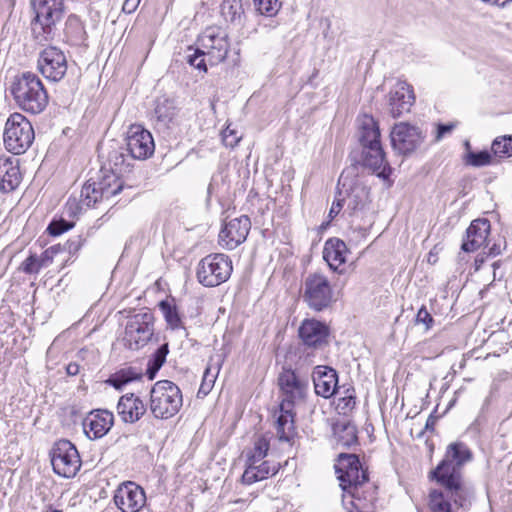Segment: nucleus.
Returning a JSON list of instances; mask_svg holds the SVG:
<instances>
[{"mask_svg": "<svg viewBox=\"0 0 512 512\" xmlns=\"http://www.w3.org/2000/svg\"><path fill=\"white\" fill-rule=\"evenodd\" d=\"M232 273V263L225 254H210L197 266V279L206 287H215L226 282Z\"/></svg>", "mask_w": 512, "mask_h": 512, "instance_id": "7", "label": "nucleus"}, {"mask_svg": "<svg viewBox=\"0 0 512 512\" xmlns=\"http://www.w3.org/2000/svg\"><path fill=\"white\" fill-rule=\"evenodd\" d=\"M117 412L125 423H135L146 412V405L135 394L127 393L118 401Z\"/></svg>", "mask_w": 512, "mask_h": 512, "instance_id": "25", "label": "nucleus"}, {"mask_svg": "<svg viewBox=\"0 0 512 512\" xmlns=\"http://www.w3.org/2000/svg\"><path fill=\"white\" fill-rule=\"evenodd\" d=\"M347 254L348 248L341 239L330 238L325 242L323 258L332 270L339 273L343 272V269H340V267L345 264Z\"/></svg>", "mask_w": 512, "mask_h": 512, "instance_id": "26", "label": "nucleus"}, {"mask_svg": "<svg viewBox=\"0 0 512 512\" xmlns=\"http://www.w3.org/2000/svg\"><path fill=\"white\" fill-rule=\"evenodd\" d=\"M350 156L357 165L383 180H387L392 172L383 149L370 148L367 151H352Z\"/></svg>", "mask_w": 512, "mask_h": 512, "instance_id": "14", "label": "nucleus"}, {"mask_svg": "<svg viewBox=\"0 0 512 512\" xmlns=\"http://www.w3.org/2000/svg\"><path fill=\"white\" fill-rule=\"evenodd\" d=\"M457 126L456 122H449V123H437L435 128H455Z\"/></svg>", "mask_w": 512, "mask_h": 512, "instance_id": "61", "label": "nucleus"}, {"mask_svg": "<svg viewBox=\"0 0 512 512\" xmlns=\"http://www.w3.org/2000/svg\"><path fill=\"white\" fill-rule=\"evenodd\" d=\"M169 352L168 344L161 345L149 359L147 364L146 374L150 380H153L166 361V356Z\"/></svg>", "mask_w": 512, "mask_h": 512, "instance_id": "35", "label": "nucleus"}, {"mask_svg": "<svg viewBox=\"0 0 512 512\" xmlns=\"http://www.w3.org/2000/svg\"><path fill=\"white\" fill-rule=\"evenodd\" d=\"M35 130H4V145L15 154H23L35 139Z\"/></svg>", "mask_w": 512, "mask_h": 512, "instance_id": "27", "label": "nucleus"}, {"mask_svg": "<svg viewBox=\"0 0 512 512\" xmlns=\"http://www.w3.org/2000/svg\"><path fill=\"white\" fill-rule=\"evenodd\" d=\"M283 400L276 412L275 428L280 441L291 442L296 435L293 405L302 400L306 392V382L299 379L294 371L284 370L278 378Z\"/></svg>", "mask_w": 512, "mask_h": 512, "instance_id": "3", "label": "nucleus"}, {"mask_svg": "<svg viewBox=\"0 0 512 512\" xmlns=\"http://www.w3.org/2000/svg\"><path fill=\"white\" fill-rule=\"evenodd\" d=\"M472 452L463 442H454L447 446L443 460L430 472V476L440 486L456 495L462 502L470 494L472 487L464 480L463 466L472 460Z\"/></svg>", "mask_w": 512, "mask_h": 512, "instance_id": "2", "label": "nucleus"}, {"mask_svg": "<svg viewBox=\"0 0 512 512\" xmlns=\"http://www.w3.org/2000/svg\"><path fill=\"white\" fill-rule=\"evenodd\" d=\"M239 8L240 6L235 0H225L221 4V14L226 20L233 22L236 19Z\"/></svg>", "mask_w": 512, "mask_h": 512, "instance_id": "42", "label": "nucleus"}, {"mask_svg": "<svg viewBox=\"0 0 512 512\" xmlns=\"http://www.w3.org/2000/svg\"><path fill=\"white\" fill-rule=\"evenodd\" d=\"M474 491L462 502L457 501L456 495L447 491L446 487L441 486L440 489H433L429 493V510L430 512H454L453 506L466 507L470 504Z\"/></svg>", "mask_w": 512, "mask_h": 512, "instance_id": "19", "label": "nucleus"}, {"mask_svg": "<svg viewBox=\"0 0 512 512\" xmlns=\"http://www.w3.org/2000/svg\"><path fill=\"white\" fill-rule=\"evenodd\" d=\"M499 253H500V249L496 245H493V247H491L489 250V255L496 256Z\"/></svg>", "mask_w": 512, "mask_h": 512, "instance_id": "64", "label": "nucleus"}, {"mask_svg": "<svg viewBox=\"0 0 512 512\" xmlns=\"http://www.w3.org/2000/svg\"><path fill=\"white\" fill-rule=\"evenodd\" d=\"M65 34L74 45H81L87 39V33L82 21L74 14L69 15L66 20Z\"/></svg>", "mask_w": 512, "mask_h": 512, "instance_id": "32", "label": "nucleus"}, {"mask_svg": "<svg viewBox=\"0 0 512 512\" xmlns=\"http://www.w3.org/2000/svg\"><path fill=\"white\" fill-rule=\"evenodd\" d=\"M343 205H344V199H342V198L337 197L333 201L332 206H331V208L329 210V214H328L329 221L326 223V225H328L329 222L331 220H333L340 213V211L343 208Z\"/></svg>", "mask_w": 512, "mask_h": 512, "instance_id": "53", "label": "nucleus"}, {"mask_svg": "<svg viewBox=\"0 0 512 512\" xmlns=\"http://www.w3.org/2000/svg\"><path fill=\"white\" fill-rule=\"evenodd\" d=\"M327 326L315 319H306L299 328V336L303 343L312 348H320L327 343Z\"/></svg>", "mask_w": 512, "mask_h": 512, "instance_id": "22", "label": "nucleus"}, {"mask_svg": "<svg viewBox=\"0 0 512 512\" xmlns=\"http://www.w3.org/2000/svg\"><path fill=\"white\" fill-rule=\"evenodd\" d=\"M38 70L48 80L58 82L67 72V59L62 50L48 46L39 53Z\"/></svg>", "mask_w": 512, "mask_h": 512, "instance_id": "13", "label": "nucleus"}, {"mask_svg": "<svg viewBox=\"0 0 512 512\" xmlns=\"http://www.w3.org/2000/svg\"><path fill=\"white\" fill-rule=\"evenodd\" d=\"M186 55V61L189 65L198 69L202 72H207V55L204 49L201 46H197V48H193L192 46L188 47Z\"/></svg>", "mask_w": 512, "mask_h": 512, "instance_id": "36", "label": "nucleus"}, {"mask_svg": "<svg viewBox=\"0 0 512 512\" xmlns=\"http://www.w3.org/2000/svg\"><path fill=\"white\" fill-rule=\"evenodd\" d=\"M22 181L19 160L0 156V190L4 193L14 191Z\"/></svg>", "mask_w": 512, "mask_h": 512, "instance_id": "24", "label": "nucleus"}, {"mask_svg": "<svg viewBox=\"0 0 512 512\" xmlns=\"http://www.w3.org/2000/svg\"><path fill=\"white\" fill-rule=\"evenodd\" d=\"M215 380L216 373H213L210 367L206 368L198 393L207 395L211 391Z\"/></svg>", "mask_w": 512, "mask_h": 512, "instance_id": "46", "label": "nucleus"}, {"mask_svg": "<svg viewBox=\"0 0 512 512\" xmlns=\"http://www.w3.org/2000/svg\"><path fill=\"white\" fill-rule=\"evenodd\" d=\"M303 301L314 311L320 312L331 306L334 295L326 276L318 273L309 274L303 284Z\"/></svg>", "mask_w": 512, "mask_h": 512, "instance_id": "8", "label": "nucleus"}, {"mask_svg": "<svg viewBox=\"0 0 512 512\" xmlns=\"http://www.w3.org/2000/svg\"><path fill=\"white\" fill-rule=\"evenodd\" d=\"M465 153L463 154V162L465 165L472 167H483L494 163V158L488 150L474 151L469 141H465Z\"/></svg>", "mask_w": 512, "mask_h": 512, "instance_id": "31", "label": "nucleus"}, {"mask_svg": "<svg viewBox=\"0 0 512 512\" xmlns=\"http://www.w3.org/2000/svg\"><path fill=\"white\" fill-rule=\"evenodd\" d=\"M421 132V130H391L393 148L401 154L414 151L423 139Z\"/></svg>", "mask_w": 512, "mask_h": 512, "instance_id": "28", "label": "nucleus"}, {"mask_svg": "<svg viewBox=\"0 0 512 512\" xmlns=\"http://www.w3.org/2000/svg\"><path fill=\"white\" fill-rule=\"evenodd\" d=\"M278 469L279 463L269 460L263 461L260 465H258V481L275 475Z\"/></svg>", "mask_w": 512, "mask_h": 512, "instance_id": "41", "label": "nucleus"}, {"mask_svg": "<svg viewBox=\"0 0 512 512\" xmlns=\"http://www.w3.org/2000/svg\"><path fill=\"white\" fill-rule=\"evenodd\" d=\"M10 91L15 102L24 111L37 114L47 106V92L39 77L32 72H24L15 77Z\"/></svg>", "mask_w": 512, "mask_h": 512, "instance_id": "4", "label": "nucleus"}, {"mask_svg": "<svg viewBox=\"0 0 512 512\" xmlns=\"http://www.w3.org/2000/svg\"><path fill=\"white\" fill-rule=\"evenodd\" d=\"M121 374H123V377L126 378V380L128 381V383L132 382V381H135L137 379H139L141 377V373L136 371L134 368L132 367H128V368H123L119 371Z\"/></svg>", "mask_w": 512, "mask_h": 512, "instance_id": "55", "label": "nucleus"}, {"mask_svg": "<svg viewBox=\"0 0 512 512\" xmlns=\"http://www.w3.org/2000/svg\"><path fill=\"white\" fill-rule=\"evenodd\" d=\"M312 377L317 395L330 398L338 392V375L333 368L317 366Z\"/></svg>", "mask_w": 512, "mask_h": 512, "instance_id": "21", "label": "nucleus"}, {"mask_svg": "<svg viewBox=\"0 0 512 512\" xmlns=\"http://www.w3.org/2000/svg\"><path fill=\"white\" fill-rule=\"evenodd\" d=\"M415 102V95L411 85L405 81H398L388 94V110L396 119L411 110Z\"/></svg>", "mask_w": 512, "mask_h": 512, "instance_id": "17", "label": "nucleus"}, {"mask_svg": "<svg viewBox=\"0 0 512 512\" xmlns=\"http://www.w3.org/2000/svg\"><path fill=\"white\" fill-rule=\"evenodd\" d=\"M183 404L180 388L169 380L156 382L150 391V410L155 418L169 419Z\"/></svg>", "mask_w": 512, "mask_h": 512, "instance_id": "6", "label": "nucleus"}, {"mask_svg": "<svg viewBox=\"0 0 512 512\" xmlns=\"http://www.w3.org/2000/svg\"><path fill=\"white\" fill-rule=\"evenodd\" d=\"M335 472L343 492L351 498V509L347 512H368L376 499L375 488L356 454L341 453L335 464Z\"/></svg>", "mask_w": 512, "mask_h": 512, "instance_id": "1", "label": "nucleus"}, {"mask_svg": "<svg viewBox=\"0 0 512 512\" xmlns=\"http://www.w3.org/2000/svg\"><path fill=\"white\" fill-rule=\"evenodd\" d=\"M250 463L247 469L244 471L242 475V481L246 484H252L256 482V467L253 466L254 460L253 457L249 458Z\"/></svg>", "mask_w": 512, "mask_h": 512, "instance_id": "51", "label": "nucleus"}, {"mask_svg": "<svg viewBox=\"0 0 512 512\" xmlns=\"http://www.w3.org/2000/svg\"><path fill=\"white\" fill-rule=\"evenodd\" d=\"M356 442L357 435L354 427H345L343 434L338 437V443L344 447H350Z\"/></svg>", "mask_w": 512, "mask_h": 512, "instance_id": "47", "label": "nucleus"}, {"mask_svg": "<svg viewBox=\"0 0 512 512\" xmlns=\"http://www.w3.org/2000/svg\"><path fill=\"white\" fill-rule=\"evenodd\" d=\"M281 8L279 0H258V14L274 17Z\"/></svg>", "mask_w": 512, "mask_h": 512, "instance_id": "38", "label": "nucleus"}, {"mask_svg": "<svg viewBox=\"0 0 512 512\" xmlns=\"http://www.w3.org/2000/svg\"><path fill=\"white\" fill-rule=\"evenodd\" d=\"M114 423L113 413L108 410L91 411L83 420V430L88 438L99 439L105 436Z\"/></svg>", "mask_w": 512, "mask_h": 512, "instance_id": "18", "label": "nucleus"}, {"mask_svg": "<svg viewBox=\"0 0 512 512\" xmlns=\"http://www.w3.org/2000/svg\"><path fill=\"white\" fill-rule=\"evenodd\" d=\"M357 139L358 148L353 151H367L370 148L383 149L380 130H360Z\"/></svg>", "mask_w": 512, "mask_h": 512, "instance_id": "33", "label": "nucleus"}, {"mask_svg": "<svg viewBox=\"0 0 512 512\" xmlns=\"http://www.w3.org/2000/svg\"><path fill=\"white\" fill-rule=\"evenodd\" d=\"M416 321L418 323L425 324L426 328H430V326L433 322V318L430 315V313L427 311V309L425 307H422L421 309H419V311L417 313Z\"/></svg>", "mask_w": 512, "mask_h": 512, "instance_id": "54", "label": "nucleus"}, {"mask_svg": "<svg viewBox=\"0 0 512 512\" xmlns=\"http://www.w3.org/2000/svg\"><path fill=\"white\" fill-rule=\"evenodd\" d=\"M391 128H406V129H409V128H416V127L411 125L409 122L404 121V122H400V123H394Z\"/></svg>", "mask_w": 512, "mask_h": 512, "instance_id": "60", "label": "nucleus"}, {"mask_svg": "<svg viewBox=\"0 0 512 512\" xmlns=\"http://www.w3.org/2000/svg\"><path fill=\"white\" fill-rule=\"evenodd\" d=\"M72 227H73L72 223H70L64 219H60V220L52 221L49 224L47 230L51 235L58 236L64 232L68 231Z\"/></svg>", "mask_w": 512, "mask_h": 512, "instance_id": "44", "label": "nucleus"}, {"mask_svg": "<svg viewBox=\"0 0 512 512\" xmlns=\"http://www.w3.org/2000/svg\"><path fill=\"white\" fill-rule=\"evenodd\" d=\"M176 114L177 105L175 99L164 95L156 99L151 119H155V125L168 126Z\"/></svg>", "mask_w": 512, "mask_h": 512, "instance_id": "29", "label": "nucleus"}, {"mask_svg": "<svg viewBox=\"0 0 512 512\" xmlns=\"http://www.w3.org/2000/svg\"><path fill=\"white\" fill-rule=\"evenodd\" d=\"M484 261H485L484 257L481 255H478L475 259V269L479 270L480 267L483 265Z\"/></svg>", "mask_w": 512, "mask_h": 512, "instance_id": "62", "label": "nucleus"}, {"mask_svg": "<svg viewBox=\"0 0 512 512\" xmlns=\"http://www.w3.org/2000/svg\"><path fill=\"white\" fill-rule=\"evenodd\" d=\"M268 450V443L264 439H258V458L266 455Z\"/></svg>", "mask_w": 512, "mask_h": 512, "instance_id": "58", "label": "nucleus"}, {"mask_svg": "<svg viewBox=\"0 0 512 512\" xmlns=\"http://www.w3.org/2000/svg\"><path fill=\"white\" fill-rule=\"evenodd\" d=\"M492 155L493 158H508L512 156V136H503L497 138L492 143Z\"/></svg>", "mask_w": 512, "mask_h": 512, "instance_id": "37", "label": "nucleus"}, {"mask_svg": "<svg viewBox=\"0 0 512 512\" xmlns=\"http://www.w3.org/2000/svg\"><path fill=\"white\" fill-rule=\"evenodd\" d=\"M240 131L241 130H220L219 135L222 143L226 147H235L243 137Z\"/></svg>", "mask_w": 512, "mask_h": 512, "instance_id": "40", "label": "nucleus"}, {"mask_svg": "<svg viewBox=\"0 0 512 512\" xmlns=\"http://www.w3.org/2000/svg\"><path fill=\"white\" fill-rule=\"evenodd\" d=\"M357 128H379V122L372 115L363 114L358 117Z\"/></svg>", "mask_w": 512, "mask_h": 512, "instance_id": "50", "label": "nucleus"}, {"mask_svg": "<svg viewBox=\"0 0 512 512\" xmlns=\"http://www.w3.org/2000/svg\"><path fill=\"white\" fill-rule=\"evenodd\" d=\"M61 244L53 245L47 248L41 255L39 259V263H41V267H47L58 254H61Z\"/></svg>", "mask_w": 512, "mask_h": 512, "instance_id": "43", "label": "nucleus"}, {"mask_svg": "<svg viewBox=\"0 0 512 512\" xmlns=\"http://www.w3.org/2000/svg\"><path fill=\"white\" fill-rule=\"evenodd\" d=\"M197 44L206 52L210 66L223 62L230 47L227 32L219 26L207 27L198 36Z\"/></svg>", "mask_w": 512, "mask_h": 512, "instance_id": "10", "label": "nucleus"}, {"mask_svg": "<svg viewBox=\"0 0 512 512\" xmlns=\"http://www.w3.org/2000/svg\"><path fill=\"white\" fill-rule=\"evenodd\" d=\"M159 309L162 312L167 325L175 330L183 327L182 320L174 299H166L159 303Z\"/></svg>", "mask_w": 512, "mask_h": 512, "instance_id": "34", "label": "nucleus"}, {"mask_svg": "<svg viewBox=\"0 0 512 512\" xmlns=\"http://www.w3.org/2000/svg\"><path fill=\"white\" fill-rule=\"evenodd\" d=\"M28 126V128H33L31 123L26 119V117L20 113H13L6 120L4 128H18L22 125Z\"/></svg>", "mask_w": 512, "mask_h": 512, "instance_id": "49", "label": "nucleus"}, {"mask_svg": "<svg viewBox=\"0 0 512 512\" xmlns=\"http://www.w3.org/2000/svg\"><path fill=\"white\" fill-rule=\"evenodd\" d=\"M490 222L487 219H476L471 222L466 230L461 249L464 252H474L483 246L490 233Z\"/></svg>", "mask_w": 512, "mask_h": 512, "instance_id": "20", "label": "nucleus"}, {"mask_svg": "<svg viewBox=\"0 0 512 512\" xmlns=\"http://www.w3.org/2000/svg\"><path fill=\"white\" fill-rule=\"evenodd\" d=\"M50 456L54 472L64 478L74 477L81 467L79 453L74 444L68 440L56 442Z\"/></svg>", "mask_w": 512, "mask_h": 512, "instance_id": "11", "label": "nucleus"}, {"mask_svg": "<svg viewBox=\"0 0 512 512\" xmlns=\"http://www.w3.org/2000/svg\"><path fill=\"white\" fill-rule=\"evenodd\" d=\"M108 166L110 174L104 177H113L119 181H123L122 177L131 171L130 158L121 150H113L109 153Z\"/></svg>", "mask_w": 512, "mask_h": 512, "instance_id": "30", "label": "nucleus"}, {"mask_svg": "<svg viewBox=\"0 0 512 512\" xmlns=\"http://www.w3.org/2000/svg\"><path fill=\"white\" fill-rule=\"evenodd\" d=\"M106 382L118 390L122 389L123 386L128 384L126 378L123 377V374H121L119 371L112 374Z\"/></svg>", "mask_w": 512, "mask_h": 512, "instance_id": "52", "label": "nucleus"}, {"mask_svg": "<svg viewBox=\"0 0 512 512\" xmlns=\"http://www.w3.org/2000/svg\"><path fill=\"white\" fill-rule=\"evenodd\" d=\"M41 268V263H39V259L35 255H30L21 264L22 271L27 274H37Z\"/></svg>", "mask_w": 512, "mask_h": 512, "instance_id": "45", "label": "nucleus"}, {"mask_svg": "<svg viewBox=\"0 0 512 512\" xmlns=\"http://www.w3.org/2000/svg\"><path fill=\"white\" fill-rule=\"evenodd\" d=\"M154 335V316L151 312H140L128 318L123 341L131 350L146 346Z\"/></svg>", "mask_w": 512, "mask_h": 512, "instance_id": "9", "label": "nucleus"}, {"mask_svg": "<svg viewBox=\"0 0 512 512\" xmlns=\"http://www.w3.org/2000/svg\"><path fill=\"white\" fill-rule=\"evenodd\" d=\"M31 7L35 14L31 21L34 38L39 43L51 40L64 17V0H31Z\"/></svg>", "mask_w": 512, "mask_h": 512, "instance_id": "5", "label": "nucleus"}, {"mask_svg": "<svg viewBox=\"0 0 512 512\" xmlns=\"http://www.w3.org/2000/svg\"><path fill=\"white\" fill-rule=\"evenodd\" d=\"M67 374L70 376H75L79 373L80 367L77 363H69L66 367Z\"/></svg>", "mask_w": 512, "mask_h": 512, "instance_id": "59", "label": "nucleus"}, {"mask_svg": "<svg viewBox=\"0 0 512 512\" xmlns=\"http://www.w3.org/2000/svg\"><path fill=\"white\" fill-rule=\"evenodd\" d=\"M139 2L140 0H125L122 7L123 12L127 14L133 13L136 10Z\"/></svg>", "mask_w": 512, "mask_h": 512, "instance_id": "56", "label": "nucleus"}, {"mask_svg": "<svg viewBox=\"0 0 512 512\" xmlns=\"http://www.w3.org/2000/svg\"><path fill=\"white\" fill-rule=\"evenodd\" d=\"M366 192L364 189H355L349 195L347 208L356 211L362 209L365 205Z\"/></svg>", "mask_w": 512, "mask_h": 512, "instance_id": "39", "label": "nucleus"}, {"mask_svg": "<svg viewBox=\"0 0 512 512\" xmlns=\"http://www.w3.org/2000/svg\"><path fill=\"white\" fill-rule=\"evenodd\" d=\"M124 187V182L115 178L104 177L99 182L87 181L82 187L80 194L81 208L94 207L97 203L108 200L120 193Z\"/></svg>", "mask_w": 512, "mask_h": 512, "instance_id": "12", "label": "nucleus"}, {"mask_svg": "<svg viewBox=\"0 0 512 512\" xmlns=\"http://www.w3.org/2000/svg\"><path fill=\"white\" fill-rule=\"evenodd\" d=\"M114 502L122 512H139L146 504V494L141 486L128 481L117 488Z\"/></svg>", "mask_w": 512, "mask_h": 512, "instance_id": "15", "label": "nucleus"}, {"mask_svg": "<svg viewBox=\"0 0 512 512\" xmlns=\"http://www.w3.org/2000/svg\"><path fill=\"white\" fill-rule=\"evenodd\" d=\"M435 418L433 416H429L427 421H426V425H425V428L426 429H432L433 428V425L435 424Z\"/></svg>", "mask_w": 512, "mask_h": 512, "instance_id": "63", "label": "nucleus"}, {"mask_svg": "<svg viewBox=\"0 0 512 512\" xmlns=\"http://www.w3.org/2000/svg\"><path fill=\"white\" fill-rule=\"evenodd\" d=\"M82 245H83L82 238L80 236H76L72 239H69L63 245H61V247H62L61 254L62 253H67L69 255L75 254L80 250Z\"/></svg>", "mask_w": 512, "mask_h": 512, "instance_id": "48", "label": "nucleus"}, {"mask_svg": "<svg viewBox=\"0 0 512 512\" xmlns=\"http://www.w3.org/2000/svg\"><path fill=\"white\" fill-rule=\"evenodd\" d=\"M250 228V219L245 215L225 222L219 233V245L227 250L235 249L245 241Z\"/></svg>", "mask_w": 512, "mask_h": 512, "instance_id": "16", "label": "nucleus"}, {"mask_svg": "<svg viewBox=\"0 0 512 512\" xmlns=\"http://www.w3.org/2000/svg\"><path fill=\"white\" fill-rule=\"evenodd\" d=\"M127 148L132 159H147L155 150L154 139L149 130H137L127 138Z\"/></svg>", "mask_w": 512, "mask_h": 512, "instance_id": "23", "label": "nucleus"}, {"mask_svg": "<svg viewBox=\"0 0 512 512\" xmlns=\"http://www.w3.org/2000/svg\"><path fill=\"white\" fill-rule=\"evenodd\" d=\"M269 18L270 17L258 19V26H263L265 28H275L278 25V22Z\"/></svg>", "mask_w": 512, "mask_h": 512, "instance_id": "57", "label": "nucleus"}]
</instances>
